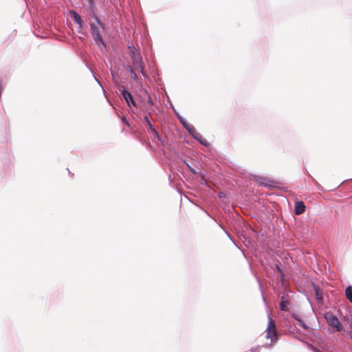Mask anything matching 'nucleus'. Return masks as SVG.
Segmentation results:
<instances>
[{
    "instance_id": "0eeeda50",
    "label": "nucleus",
    "mask_w": 352,
    "mask_h": 352,
    "mask_svg": "<svg viewBox=\"0 0 352 352\" xmlns=\"http://www.w3.org/2000/svg\"><path fill=\"white\" fill-rule=\"evenodd\" d=\"M289 304V301L287 299H285L284 296H282L281 302L280 303V309L282 311H287Z\"/></svg>"
},
{
    "instance_id": "9d476101",
    "label": "nucleus",
    "mask_w": 352,
    "mask_h": 352,
    "mask_svg": "<svg viewBox=\"0 0 352 352\" xmlns=\"http://www.w3.org/2000/svg\"><path fill=\"white\" fill-rule=\"evenodd\" d=\"M345 294L346 298L352 303V286H348L346 288Z\"/></svg>"
},
{
    "instance_id": "6ab92c4d",
    "label": "nucleus",
    "mask_w": 352,
    "mask_h": 352,
    "mask_svg": "<svg viewBox=\"0 0 352 352\" xmlns=\"http://www.w3.org/2000/svg\"><path fill=\"white\" fill-rule=\"evenodd\" d=\"M251 352H256V351H255L254 350H252Z\"/></svg>"
},
{
    "instance_id": "f03ea898",
    "label": "nucleus",
    "mask_w": 352,
    "mask_h": 352,
    "mask_svg": "<svg viewBox=\"0 0 352 352\" xmlns=\"http://www.w3.org/2000/svg\"><path fill=\"white\" fill-rule=\"evenodd\" d=\"M265 332V337L266 338L271 340V344H274L277 341L278 333L275 321L271 318L270 316H268V324Z\"/></svg>"
},
{
    "instance_id": "20e7f679",
    "label": "nucleus",
    "mask_w": 352,
    "mask_h": 352,
    "mask_svg": "<svg viewBox=\"0 0 352 352\" xmlns=\"http://www.w3.org/2000/svg\"><path fill=\"white\" fill-rule=\"evenodd\" d=\"M325 318L328 324L331 327L336 328V331H340L342 330V327L337 317L332 314H327Z\"/></svg>"
},
{
    "instance_id": "2eb2a0df",
    "label": "nucleus",
    "mask_w": 352,
    "mask_h": 352,
    "mask_svg": "<svg viewBox=\"0 0 352 352\" xmlns=\"http://www.w3.org/2000/svg\"><path fill=\"white\" fill-rule=\"evenodd\" d=\"M131 102V104L133 105V106H136V104H135V100H133V98H132V100H130L129 101V103Z\"/></svg>"
},
{
    "instance_id": "9b49d317",
    "label": "nucleus",
    "mask_w": 352,
    "mask_h": 352,
    "mask_svg": "<svg viewBox=\"0 0 352 352\" xmlns=\"http://www.w3.org/2000/svg\"><path fill=\"white\" fill-rule=\"evenodd\" d=\"M292 316L298 322L299 324L305 329H307L308 327L306 325V324L297 318V316L295 314H293Z\"/></svg>"
},
{
    "instance_id": "ddd939ff",
    "label": "nucleus",
    "mask_w": 352,
    "mask_h": 352,
    "mask_svg": "<svg viewBox=\"0 0 352 352\" xmlns=\"http://www.w3.org/2000/svg\"><path fill=\"white\" fill-rule=\"evenodd\" d=\"M194 138L195 139H197V140L199 141L200 143H201L202 144H205V142L201 140L202 137L201 135L198 133H195L194 135H193Z\"/></svg>"
},
{
    "instance_id": "a211bd4d",
    "label": "nucleus",
    "mask_w": 352,
    "mask_h": 352,
    "mask_svg": "<svg viewBox=\"0 0 352 352\" xmlns=\"http://www.w3.org/2000/svg\"><path fill=\"white\" fill-rule=\"evenodd\" d=\"M277 269L278 270V271L280 272V267H278V266H277Z\"/></svg>"
},
{
    "instance_id": "423d86ee",
    "label": "nucleus",
    "mask_w": 352,
    "mask_h": 352,
    "mask_svg": "<svg viewBox=\"0 0 352 352\" xmlns=\"http://www.w3.org/2000/svg\"><path fill=\"white\" fill-rule=\"evenodd\" d=\"M70 14L72 16L74 22L79 25V28H81L82 25V21L80 16L75 11H71Z\"/></svg>"
},
{
    "instance_id": "f8f14e48",
    "label": "nucleus",
    "mask_w": 352,
    "mask_h": 352,
    "mask_svg": "<svg viewBox=\"0 0 352 352\" xmlns=\"http://www.w3.org/2000/svg\"><path fill=\"white\" fill-rule=\"evenodd\" d=\"M129 69H130V72H131V77L132 78H133L134 80H138V76L135 73V69L133 67H129Z\"/></svg>"
},
{
    "instance_id": "f3484780",
    "label": "nucleus",
    "mask_w": 352,
    "mask_h": 352,
    "mask_svg": "<svg viewBox=\"0 0 352 352\" xmlns=\"http://www.w3.org/2000/svg\"><path fill=\"white\" fill-rule=\"evenodd\" d=\"M148 102H149L151 104H153V102H152V100H148Z\"/></svg>"
},
{
    "instance_id": "7ed1b4c3",
    "label": "nucleus",
    "mask_w": 352,
    "mask_h": 352,
    "mask_svg": "<svg viewBox=\"0 0 352 352\" xmlns=\"http://www.w3.org/2000/svg\"><path fill=\"white\" fill-rule=\"evenodd\" d=\"M131 58L133 60V67L137 72H140L144 74V69L142 67V57L140 54L135 51H131Z\"/></svg>"
},
{
    "instance_id": "1a4fd4ad",
    "label": "nucleus",
    "mask_w": 352,
    "mask_h": 352,
    "mask_svg": "<svg viewBox=\"0 0 352 352\" xmlns=\"http://www.w3.org/2000/svg\"><path fill=\"white\" fill-rule=\"evenodd\" d=\"M144 121L146 122V124L148 125L149 128L151 129V131L153 133V135L157 138H160V135L155 129L153 127V124L151 123L148 117L146 116L144 118Z\"/></svg>"
},
{
    "instance_id": "f257e3e1",
    "label": "nucleus",
    "mask_w": 352,
    "mask_h": 352,
    "mask_svg": "<svg viewBox=\"0 0 352 352\" xmlns=\"http://www.w3.org/2000/svg\"><path fill=\"white\" fill-rule=\"evenodd\" d=\"M94 20L95 22L93 21L90 23L94 39L98 44L105 45L101 36V31L104 30V25L96 16H94Z\"/></svg>"
},
{
    "instance_id": "39448f33",
    "label": "nucleus",
    "mask_w": 352,
    "mask_h": 352,
    "mask_svg": "<svg viewBox=\"0 0 352 352\" xmlns=\"http://www.w3.org/2000/svg\"><path fill=\"white\" fill-rule=\"evenodd\" d=\"M305 210V205L303 201H297L295 206V214H301Z\"/></svg>"
},
{
    "instance_id": "4468645a",
    "label": "nucleus",
    "mask_w": 352,
    "mask_h": 352,
    "mask_svg": "<svg viewBox=\"0 0 352 352\" xmlns=\"http://www.w3.org/2000/svg\"><path fill=\"white\" fill-rule=\"evenodd\" d=\"M186 129L189 131V133L190 134H192V135L196 133V131L194 128H190V127H187L186 126Z\"/></svg>"
},
{
    "instance_id": "dca6fc26",
    "label": "nucleus",
    "mask_w": 352,
    "mask_h": 352,
    "mask_svg": "<svg viewBox=\"0 0 352 352\" xmlns=\"http://www.w3.org/2000/svg\"><path fill=\"white\" fill-rule=\"evenodd\" d=\"M350 337L352 338V323L350 324Z\"/></svg>"
},
{
    "instance_id": "6e6552de",
    "label": "nucleus",
    "mask_w": 352,
    "mask_h": 352,
    "mask_svg": "<svg viewBox=\"0 0 352 352\" xmlns=\"http://www.w3.org/2000/svg\"><path fill=\"white\" fill-rule=\"evenodd\" d=\"M122 95L123 98H124V100H126L128 105H129V101L132 100V98H133L130 92H129L128 91H126V89H123V90H122Z\"/></svg>"
}]
</instances>
